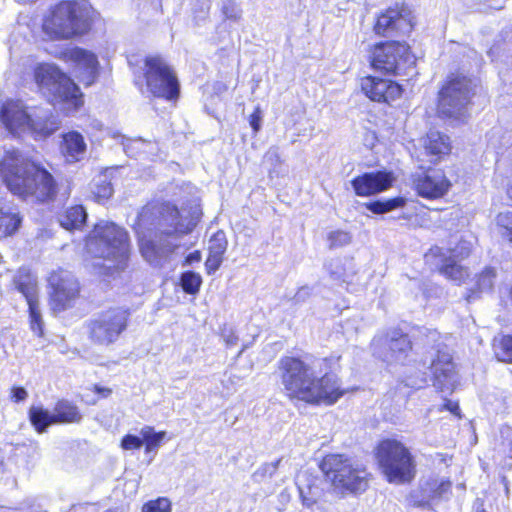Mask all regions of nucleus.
<instances>
[{
    "instance_id": "obj_1",
    "label": "nucleus",
    "mask_w": 512,
    "mask_h": 512,
    "mask_svg": "<svg viewBox=\"0 0 512 512\" xmlns=\"http://www.w3.org/2000/svg\"><path fill=\"white\" fill-rule=\"evenodd\" d=\"M341 355L322 358L326 368H340ZM275 374L282 386L283 395L290 402L309 406H333L356 387L345 388L341 378L332 371L316 376L313 367L301 355L286 354L279 358Z\"/></svg>"
},
{
    "instance_id": "obj_2",
    "label": "nucleus",
    "mask_w": 512,
    "mask_h": 512,
    "mask_svg": "<svg viewBox=\"0 0 512 512\" xmlns=\"http://www.w3.org/2000/svg\"><path fill=\"white\" fill-rule=\"evenodd\" d=\"M0 179L11 194L37 204L66 202L73 189L71 178H56L41 162L24 157L16 149L1 156Z\"/></svg>"
},
{
    "instance_id": "obj_3",
    "label": "nucleus",
    "mask_w": 512,
    "mask_h": 512,
    "mask_svg": "<svg viewBox=\"0 0 512 512\" xmlns=\"http://www.w3.org/2000/svg\"><path fill=\"white\" fill-rule=\"evenodd\" d=\"M148 226H153L155 239L162 242L191 233L195 223L186 221L178 206L172 202L161 203L157 211L154 207H143L136 217L133 229L141 255L150 260L157 256L158 248L146 233Z\"/></svg>"
},
{
    "instance_id": "obj_4",
    "label": "nucleus",
    "mask_w": 512,
    "mask_h": 512,
    "mask_svg": "<svg viewBox=\"0 0 512 512\" xmlns=\"http://www.w3.org/2000/svg\"><path fill=\"white\" fill-rule=\"evenodd\" d=\"M99 13L88 0H59L42 17L41 31L49 41H68L87 35Z\"/></svg>"
},
{
    "instance_id": "obj_5",
    "label": "nucleus",
    "mask_w": 512,
    "mask_h": 512,
    "mask_svg": "<svg viewBox=\"0 0 512 512\" xmlns=\"http://www.w3.org/2000/svg\"><path fill=\"white\" fill-rule=\"evenodd\" d=\"M31 75L40 96L53 107L58 106L64 116L83 108L84 93L58 65L39 62L33 66Z\"/></svg>"
},
{
    "instance_id": "obj_6",
    "label": "nucleus",
    "mask_w": 512,
    "mask_h": 512,
    "mask_svg": "<svg viewBox=\"0 0 512 512\" xmlns=\"http://www.w3.org/2000/svg\"><path fill=\"white\" fill-rule=\"evenodd\" d=\"M319 469L330 487L343 495L365 492L372 478L365 464L345 453L325 454L320 460Z\"/></svg>"
},
{
    "instance_id": "obj_7",
    "label": "nucleus",
    "mask_w": 512,
    "mask_h": 512,
    "mask_svg": "<svg viewBox=\"0 0 512 512\" xmlns=\"http://www.w3.org/2000/svg\"><path fill=\"white\" fill-rule=\"evenodd\" d=\"M476 94V84L463 71L450 72L441 82L436 95L435 112L442 120L464 123Z\"/></svg>"
},
{
    "instance_id": "obj_8",
    "label": "nucleus",
    "mask_w": 512,
    "mask_h": 512,
    "mask_svg": "<svg viewBox=\"0 0 512 512\" xmlns=\"http://www.w3.org/2000/svg\"><path fill=\"white\" fill-rule=\"evenodd\" d=\"M85 248L95 257L113 262V270L126 269L131 255V241L128 231L112 222H96L84 237Z\"/></svg>"
},
{
    "instance_id": "obj_9",
    "label": "nucleus",
    "mask_w": 512,
    "mask_h": 512,
    "mask_svg": "<svg viewBox=\"0 0 512 512\" xmlns=\"http://www.w3.org/2000/svg\"><path fill=\"white\" fill-rule=\"evenodd\" d=\"M376 465L390 484L407 485L417 475V461L410 447L395 437L381 438L373 449Z\"/></svg>"
},
{
    "instance_id": "obj_10",
    "label": "nucleus",
    "mask_w": 512,
    "mask_h": 512,
    "mask_svg": "<svg viewBox=\"0 0 512 512\" xmlns=\"http://www.w3.org/2000/svg\"><path fill=\"white\" fill-rule=\"evenodd\" d=\"M367 51L370 68L384 76L404 77L416 68V56L406 41L381 40Z\"/></svg>"
},
{
    "instance_id": "obj_11",
    "label": "nucleus",
    "mask_w": 512,
    "mask_h": 512,
    "mask_svg": "<svg viewBox=\"0 0 512 512\" xmlns=\"http://www.w3.org/2000/svg\"><path fill=\"white\" fill-rule=\"evenodd\" d=\"M142 78L148 95L175 105L181 97V84L175 69L159 54L143 59Z\"/></svg>"
},
{
    "instance_id": "obj_12",
    "label": "nucleus",
    "mask_w": 512,
    "mask_h": 512,
    "mask_svg": "<svg viewBox=\"0 0 512 512\" xmlns=\"http://www.w3.org/2000/svg\"><path fill=\"white\" fill-rule=\"evenodd\" d=\"M130 311L123 307H109L85 322L88 340L95 346L115 344L130 324Z\"/></svg>"
},
{
    "instance_id": "obj_13",
    "label": "nucleus",
    "mask_w": 512,
    "mask_h": 512,
    "mask_svg": "<svg viewBox=\"0 0 512 512\" xmlns=\"http://www.w3.org/2000/svg\"><path fill=\"white\" fill-rule=\"evenodd\" d=\"M48 304L52 313L58 314L73 308L81 297L82 286L70 271L58 268L47 277Z\"/></svg>"
},
{
    "instance_id": "obj_14",
    "label": "nucleus",
    "mask_w": 512,
    "mask_h": 512,
    "mask_svg": "<svg viewBox=\"0 0 512 512\" xmlns=\"http://www.w3.org/2000/svg\"><path fill=\"white\" fill-rule=\"evenodd\" d=\"M360 90L370 101L392 105L401 99L404 87L399 82L376 75H365L360 78Z\"/></svg>"
},
{
    "instance_id": "obj_15",
    "label": "nucleus",
    "mask_w": 512,
    "mask_h": 512,
    "mask_svg": "<svg viewBox=\"0 0 512 512\" xmlns=\"http://www.w3.org/2000/svg\"><path fill=\"white\" fill-rule=\"evenodd\" d=\"M411 12L404 4L396 3L381 11L375 18L373 31L379 37H389L401 31H411Z\"/></svg>"
},
{
    "instance_id": "obj_16",
    "label": "nucleus",
    "mask_w": 512,
    "mask_h": 512,
    "mask_svg": "<svg viewBox=\"0 0 512 512\" xmlns=\"http://www.w3.org/2000/svg\"><path fill=\"white\" fill-rule=\"evenodd\" d=\"M411 180L416 195L426 200L444 198L453 186L442 169L431 173V169L426 168L422 173L412 175Z\"/></svg>"
},
{
    "instance_id": "obj_17",
    "label": "nucleus",
    "mask_w": 512,
    "mask_h": 512,
    "mask_svg": "<svg viewBox=\"0 0 512 512\" xmlns=\"http://www.w3.org/2000/svg\"><path fill=\"white\" fill-rule=\"evenodd\" d=\"M396 176L391 170L363 172L350 181L353 192L358 197H372L394 186Z\"/></svg>"
},
{
    "instance_id": "obj_18",
    "label": "nucleus",
    "mask_w": 512,
    "mask_h": 512,
    "mask_svg": "<svg viewBox=\"0 0 512 512\" xmlns=\"http://www.w3.org/2000/svg\"><path fill=\"white\" fill-rule=\"evenodd\" d=\"M31 115L19 100L7 99L0 108V121L13 135L28 130Z\"/></svg>"
},
{
    "instance_id": "obj_19",
    "label": "nucleus",
    "mask_w": 512,
    "mask_h": 512,
    "mask_svg": "<svg viewBox=\"0 0 512 512\" xmlns=\"http://www.w3.org/2000/svg\"><path fill=\"white\" fill-rule=\"evenodd\" d=\"M425 258L441 259V264L437 268L438 273L457 285L463 284L469 277L468 268L459 264L458 259L445 256L443 250L438 246L431 247L426 252Z\"/></svg>"
},
{
    "instance_id": "obj_20",
    "label": "nucleus",
    "mask_w": 512,
    "mask_h": 512,
    "mask_svg": "<svg viewBox=\"0 0 512 512\" xmlns=\"http://www.w3.org/2000/svg\"><path fill=\"white\" fill-rule=\"evenodd\" d=\"M423 149L425 155L429 158V162L436 165L452 154L453 144L449 135L430 130L424 137Z\"/></svg>"
},
{
    "instance_id": "obj_21",
    "label": "nucleus",
    "mask_w": 512,
    "mask_h": 512,
    "mask_svg": "<svg viewBox=\"0 0 512 512\" xmlns=\"http://www.w3.org/2000/svg\"><path fill=\"white\" fill-rule=\"evenodd\" d=\"M56 57L65 63H73L93 75L97 73L99 68L96 54L78 46L64 48L58 52Z\"/></svg>"
},
{
    "instance_id": "obj_22",
    "label": "nucleus",
    "mask_w": 512,
    "mask_h": 512,
    "mask_svg": "<svg viewBox=\"0 0 512 512\" xmlns=\"http://www.w3.org/2000/svg\"><path fill=\"white\" fill-rule=\"evenodd\" d=\"M430 369L432 382L436 389L444 391L448 388L455 374V366L452 358L448 354L438 353L432 360Z\"/></svg>"
},
{
    "instance_id": "obj_23",
    "label": "nucleus",
    "mask_w": 512,
    "mask_h": 512,
    "mask_svg": "<svg viewBox=\"0 0 512 512\" xmlns=\"http://www.w3.org/2000/svg\"><path fill=\"white\" fill-rule=\"evenodd\" d=\"M228 246V240L223 230H217L209 239L208 255L205 260L207 274L217 271L223 260Z\"/></svg>"
},
{
    "instance_id": "obj_24",
    "label": "nucleus",
    "mask_w": 512,
    "mask_h": 512,
    "mask_svg": "<svg viewBox=\"0 0 512 512\" xmlns=\"http://www.w3.org/2000/svg\"><path fill=\"white\" fill-rule=\"evenodd\" d=\"M86 143L78 131H69L62 135L60 152L68 162H78L86 151Z\"/></svg>"
},
{
    "instance_id": "obj_25",
    "label": "nucleus",
    "mask_w": 512,
    "mask_h": 512,
    "mask_svg": "<svg viewBox=\"0 0 512 512\" xmlns=\"http://www.w3.org/2000/svg\"><path fill=\"white\" fill-rule=\"evenodd\" d=\"M53 415L56 424H79L83 420L78 405L67 398H60L54 403Z\"/></svg>"
},
{
    "instance_id": "obj_26",
    "label": "nucleus",
    "mask_w": 512,
    "mask_h": 512,
    "mask_svg": "<svg viewBox=\"0 0 512 512\" xmlns=\"http://www.w3.org/2000/svg\"><path fill=\"white\" fill-rule=\"evenodd\" d=\"M61 122L56 115L48 113L44 117H31L28 130L35 140H45L57 132Z\"/></svg>"
},
{
    "instance_id": "obj_27",
    "label": "nucleus",
    "mask_w": 512,
    "mask_h": 512,
    "mask_svg": "<svg viewBox=\"0 0 512 512\" xmlns=\"http://www.w3.org/2000/svg\"><path fill=\"white\" fill-rule=\"evenodd\" d=\"M88 218L85 207L74 204L66 208L59 216V224L68 231L82 230Z\"/></svg>"
},
{
    "instance_id": "obj_28",
    "label": "nucleus",
    "mask_w": 512,
    "mask_h": 512,
    "mask_svg": "<svg viewBox=\"0 0 512 512\" xmlns=\"http://www.w3.org/2000/svg\"><path fill=\"white\" fill-rule=\"evenodd\" d=\"M23 217L18 211L0 206V240L16 235L22 225Z\"/></svg>"
},
{
    "instance_id": "obj_29",
    "label": "nucleus",
    "mask_w": 512,
    "mask_h": 512,
    "mask_svg": "<svg viewBox=\"0 0 512 512\" xmlns=\"http://www.w3.org/2000/svg\"><path fill=\"white\" fill-rule=\"evenodd\" d=\"M413 350V343L407 333L400 329L393 331L389 340V352L394 361L406 360Z\"/></svg>"
},
{
    "instance_id": "obj_30",
    "label": "nucleus",
    "mask_w": 512,
    "mask_h": 512,
    "mask_svg": "<svg viewBox=\"0 0 512 512\" xmlns=\"http://www.w3.org/2000/svg\"><path fill=\"white\" fill-rule=\"evenodd\" d=\"M506 205L512 208V181L505 187ZM495 223L500 236L512 245V211L499 212Z\"/></svg>"
},
{
    "instance_id": "obj_31",
    "label": "nucleus",
    "mask_w": 512,
    "mask_h": 512,
    "mask_svg": "<svg viewBox=\"0 0 512 512\" xmlns=\"http://www.w3.org/2000/svg\"><path fill=\"white\" fill-rule=\"evenodd\" d=\"M28 419L34 430L41 434L47 431L51 425H55L53 412L49 411L42 406H31L28 410Z\"/></svg>"
},
{
    "instance_id": "obj_32",
    "label": "nucleus",
    "mask_w": 512,
    "mask_h": 512,
    "mask_svg": "<svg viewBox=\"0 0 512 512\" xmlns=\"http://www.w3.org/2000/svg\"><path fill=\"white\" fill-rule=\"evenodd\" d=\"M494 357L501 363L512 364V333H502L491 343Z\"/></svg>"
},
{
    "instance_id": "obj_33",
    "label": "nucleus",
    "mask_w": 512,
    "mask_h": 512,
    "mask_svg": "<svg viewBox=\"0 0 512 512\" xmlns=\"http://www.w3.org/2000/svg\"><path fill=\"white\" fill-rule=\"evenodd\" d=\"M406 205L403 196H396L385 200H374L365 204L367 210L376 215L385 214Z\"/></svg>"
},
{
    "instance_id": "obj_34",
    "label": "nucleus",
    "mask_w": 512,
    "mask_h": 512,
    "mask_svg": "<svg viewBox=\"0 0 512 512\" xmlns=\"http://www.w3.org/2000/svg\"><path fill=\"white\" fill-rule=\"evenodd\" d=\"M140 434L145 453L157 451L166 437L165 431H155L154 427L148 425L141 429Z\"/></svg>"
},
{
    "instance_id": "obj_35",
    "label": "nucleus",
    "mask_w": 512,
    "mask_h": 512,
    "mask_svg": "<svg viewBox=\"0 0 512 512\" xmlns=\"http://www.w3.org/2000/svg\"><path fill=\"white\" fill-rule=\"evenodd\" d=\"M496 275L497 274L494 267H484L479 273L476 274L475 290L471 291V294L468 296V299H470L472 297V294H474L475 292L478 294L484 290L492 289Z\"/></svg>"
},
{
    "instance_id": "obj_36",
    "label": "nucleus",
    "mask_w": 512,
    "mask_h": 512,
    "mask_svg": "<svg viewBox=\"0 0 512 512\" xmlns=\"http://www.w3.org/2000/svg\"><path fill=\"white\" fill-rule=\"evenodd\" d=\"M180 285L185 293L195 295L200 290L202 278L199 273L185 271L180 275Z\"/></svg>"
},
{
    "instance_id": "obj_37",
    "label": "nucleus",
    "mask_w": 512,
    "mask_h": 512,
    "mask_svg": "<svg viewBox=\"0 0 512 512\" xmlns=\"http://www.w3.org/2000/svg\"><path fill=\"white\" fill-rule=\"evenodd\" d=\"M15 288L24 296L27 305L39 302L37 283L34 280H17Z\"/></svg>"
},
{
    "instance_id": "obj_38",
    "label": "nucleus",
    "mask_w": 512,
    "mask_h": 512,
    "mask_svg": "<svg viewBox=\"0 0 512 512\" xmlns=\"http://www.w3.org/2000/svg\"><path fill=\"white\" fill-rule=\"evenodd\" d=\"M141 512H172V504L167 497H157L145 502Z\"/></svg>"
},
{
    "instance_id": "obj_39",
    "label": "nucleus",
    "mask_w": 512,
    "mask_h": 512,
    "mask_svg": "<svg viewBox=\"0 0 512 512\" xmlns=\"http://www.w3.org/2000/svg\"><path fill=\"white\" fill-rule=\"evenodd\" d=\"M29 326L38 336L43 335V321L39 309V302L28 305Z\"/></svg>"
},
{
    "instance_id": "obj_40",
    "label": "nucleus",
    "mask_w": 512,
    "mask_h": 512,
    "mask_svg": "<svg viewBox=\"0 0 512 512\" xmlns=\"http://www.w3.org/2000/svg\"><path fill=\"white\" fill-rule=\"evenodd\" d=\"M327 240L329 247L334 249L349 244L351 242V235L344 230H335L328 233Z\"/></svg>"
},
{
    "instance_id": "obj_41",
    "label": "nucleus",
    "mask_w": 512,
    "mask_h": 512,
    "mask_svg": "<svg viewBox=\"0 0 512 512\" xmlns=\"http://www.w3.org/2000/svg\"><path fill=\"white\" fill-rule=\"evenodd\" d=\"M113 192L114 189L112 183L108 180H102L97 183L93 191V197L97 202H103L110 199Z\"/></svg>"
},
{
    "instance_id": "obj_42",
    "label": "nucleus",
    "mask_w": 512,
    "mask_h": 512,
    "mask_svg": "<svg viewBox=\"0 0 512 512\" xmlns=\"http://www.w3.org/2000/svg\"><path fill=\"white\" fill-rule=\"evenodd\" d=\"M221 13L224 20L229 21H238L241 16V10L235 0H224L221 7Z\"/></svg>"
},
{
    "instance_id": "obj_43",
    "label": "nucleus",
    "mask_w": 512,
    "mask_h": 512,
    "mask_svg": "<svg viewBox=\"0 0 512 512\" xmlns=\"http://www.w3.org/2000/svg\"><path fill=\"white\" fill-rule=\"evenodd\" d=\"M473 251L472 244L464 239L459 240L455 247L450 250L452 257L458 259V260H464L468 258Z\"/></svg>"
},
{
    "instance_id": "obj_44",
    "label": "nucleus",
    "mask_w": 512,
    "mask_h": 512,
    "mask_svg": "<svg viewBox=\"0 0 512 512\" xmlns=\"http://www.w3.org/2000/svg\"><path fill=\"white\" fill-rule=\"evenodd\" d=\"M143 446L142 436H136L133 434H125L120 441V447L123 450L133 451L139 450Z\"/></svg>"
},
{
    "instance_id": "obj_45",
    "label": "nucleus",
    "mask_w": 512,
    "mask_h": 512,
    "mask_svg": "<svg viewBox=\"0 0 512 512\" xmlns=\"http://www.w3.org/2000/svg\"><path fill=\"white\" fill-rule=\"evenodd\" d=\"M249 124L253 130V133H258L261 129L262 122V110L259 106H256L252 113L249 115Z\"/></svg>"
},
{
    "instance_id": "obj_46",
    "label": "nucleus",
    "mask_w": 512,
    "mask_h": 512,
    "mask_svg": "<svg viewBox=\"0 0 512 512\" xmlns=\"http://www.w3.org/2000/svg\"><path fill=\"white\" fill-rule=\"evenodd\" d=\"M439 411H449L458 418H461V410L459 403L457 401L446 399L444 403L440 406Z\"/></svg>"
},
{
    "instance_id": "obj_47",
    "label": "nucleus",
    "mask_w": 512,
    "mask_h": 512,
    "mask_svg": "<svg viewBox=\"0 0 512 512\" xmlns=\"http://www.w3.org/2000/svg\"><path fill=\"white\" fill-rule=\"evenodd\" d=\"M28 397V392L24 387L13 386L10 390V398L13 402L19 403Z\"/></svg>"
},
{
    "instance_id": "obj_48",
    "label": "nucleus",
    "mask_w": 512,
    "mask_h": 512,
    "mask_svg": "<svg viewBox=\"0 0 512 512\" xmlns=\"http://www.w3.org/2000/svg\"><path fill=\"white\" fill-rule=\"evenodd\" d=\"M91 390L94 393L98 394L100 396V398H108L112 394V389L111 388L102 387V386H100L98 384H94L91 387Z\"/></svg>"
},
{
    "instance_id": "obj_49",
    "label": "nucleus",
    "mask_w": 512,
    "mask_h": 512,
    "mask_svg": "<svg viewBox=\"0 0 512 512\" xmlns=\"http://www.w3.org/2000/svg\"><path fill=\"white\" fill-rule=\"evenodd\" d=\"M201 257V252L199 250H195L186 256L185 262L188 264H191L193 262H200Z\"/></svg>"
},
{
    "instance_id": "obj_50",
    "label": "nucleus",
    "mask_w": 512,
    "mask_h": 512,
    "mask_svg": "<svg viewBox=\"0 0 512 512\" xmlns=\"http://www.w3.org/2000/svg\"><path fill=\"white\" fill-rule=\"evenodd\" d=\"M441 486H445V489H449L451 484H450V482H447V483H442Z\"/></svg>"
},
{
    "instance_id": "obj_51",
    "label": "nucleus",
    "mask_w": 512,
    "mask_h": 512,
    "mask_svg": "<svg viewBox=\"0 0 512 512\" xmlns=\"http://www.w3.org/2000/svg\"><path fill=\"white\" fill-rule=\"evenodd\" d=\"M106 512H111L110 510H107Z\"/></svg>"
}]
</instances>
